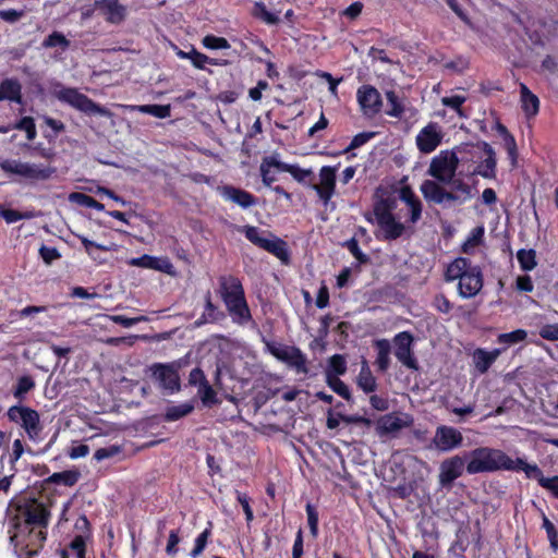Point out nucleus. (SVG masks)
Masks as SVG:
<instances>
[{
  "mask_svg": "<svg viewBox=\"0 0 558 558\" xmlns=\"http://www.w3.org/2000/svg\"><path fill=\"white\" fill-rule=\"evenodd\" d=\"M272 353L277 359L289 363L299 372H306V359L300 349L294 347H286L276 349L272 351Z\"/></svg>",
  "mask_w": 558,
  "mask_h": 558,
  "instance_id": "obj_21",
  "label": "nucleus"
},
{
  "mask_svg": "<svg viewBox=\"0 0 558 558\" xmlns=\"http://www.w3.org/2000/svg\"><path fill=\"white\" fill-rule=\"evenodd\" d=\"M522 109L526 116H535L538 112L539 100L524 84H520Z\"/></svg>",
  "mask_w": 558,
  "mask_h": 558,
  "instance_id": "obj_29",
  "label": "nucleus"
},
{
  "mask_svg": "<svg viewBox=\"0 0 558 558\" xmlns=\"http://www.w3.org/2000/svg\"><path fill=\"white\" fill-rule=\"evenodd\" d=\"M7 416L10 422L23 428L31 440L38 441L41 438L44 425L36 410L26 405H12L8 409Z\"/></svg>",
  "mask_w": 558,
  "mask_h": 558,
  "instance_id": "obj_6",
  "label": "nucleus"
},
{
  "mask_svg": "<svg viewBox=\"0 0 558 558\" xmlns=\"http://www.w3.org/2000/svg\"><path fill=\"white\" fill-rule=\"evenodd\" d=\"M445 279L449 282L458 280V293L463 299L477 295L484 281L481 268L464 257H458L447 266Z\"/></svg>",
  "mask_w": 558,
  "mask_h": 558,
  "instance_id": "obj_2",
  "label": "nucleus"
},
{
  "mask_svg": "<svg viewBox=\"0 0 558 558\" xmlns=\"http://www.w3.org/2000/svg\"><path fill=\"white\" fill-rule=\"evenodd\" d=\"M462 433L449 425H439L435 429L432 446L439 452H450L463 445Z\"/></svg>",
  "mask_w": 558,
  "mask_h": 558,
  "instance_id": "obj_12",
  "label": "nucleus"
},
{
  "mask_svg": "<svg viewBox=\"0 0 558 558\" xmlns=\"http://www.w3.org/2000/svg\"><path fill=\"white\" fill-rule=\"evenodd\" d=\"M70 201L75 202L78 205H82V206H85L88 208H94L98 211H101L105 208L101 203L97 202L95 198H93L92 196L86 195L84 193L76 192V193L70 194Z\"/></svg>",
  "mask_w": 558,
  "mask_h": 558,
  "instance_id": "obj_42",
  "label": "nucleus"
},
{
  "mask_svg": "<svg viewBox=\"0 0 558 558\" xmlns=\"http://www.w3.org/2000/svg\"><path fill=\"white\" fill-rule=\"evenodd\" d=\"M356 99L363 114L369 118L376 116L383 106L379 92L372 85H362L359 87Z\"/></svg>",
  "mask_w": 558,
  "mask_h": 558,
  "instance_id": "obj_15",
  "label": "nucleus"
},
{
  "mask_svg": "<svg viewBox=\"0 0 558 558\" xmlns=\"http://www.w3.org/2000/svg\"><path fill=\"white\" fill-rule=\"evenodd\" d=\"M203 45L205 48L207 49H213V50H217V49H229L230 48V44L228 43V40L223 37H217V36H214V35H207L203 38Z\"/></svg>",
  "mask_w": 558,
  "mask_h": 558,
  "instance_id": "obj_46",
  "label": "nucleus"
},
{
  "mask_svg": "<svg viewBox=\"0 0 558 558\" xmlns=\"http://www.w3.org/2000/svg\"><path fill=\"white\" fill-rule=\"evenodd\" d=\"M539 485L553 493V495L558 498V476L545 477L541 478Z\"/></svg>",
  "mask_w": 558,
  "mask_h": 558,
  "instance_id": "obj_61",
  "label": "nucleus"
},
{
  "mask_svg": "<svg viewBox=\"0 0 558 558\" xmlns=\"http://www.w3.org/2000/svg\"><path fill=\"white\" fill-rule=\"evenodd\" d=\"M347 372V361L343 355L341 354H335L329 359L328 367L325 372L326 379L329 378V376L335 375L336 377H339L341 375H344Z\"/></svg>",
  "mask_w": 558,
  "mask_h": 558,
  "instance_id": "obj_35",
  "label": "nucleus"
},
{
  "mask_svg": "<svg viewBox=\"0 0 558 558\" xmlns=\"http://www.w3.org/2000/svg\"><path fill=\"white\" fill-rule=\"evenodd\" d=\"M243 233L245 234L246 239L259 247L260 243L263 242V239L268 233L267 231L259 230L257 227L253 226H245L243 228Z\"/></svg>",
  "mask_w": 558,
  "mask_h": 558,
  "instance_id": "obj_49",
  "label": "nucleus"
},
{
  "mask_svg": "<svg viewBox=\"0 0 558 558\" xmlns=\"http://www.w3.org/2000/svg\"><path fill=\"white\" fill-rule=\"evenodd\" d=\"M357 386L366 393L373 392L376 389V379L366 360L362 361L361 371L357 376Z\"/></svg>",
  "mask_w": 558,
  "mask_h": 558,
  "instance_id": "obj_30",
  "label": "nucleus"
},
{
  "mask_svg": "<svg viewBox=\"0 0 558 558\" xmlns=\"http://www.w3.org/2000/svg\"><path fill=\"white\" fill-rule=\"evenodd\" d=\"M464 470L466 471L465 456L456 454L445 459L439 465V485L445 488H450L453 482L462 476Z\"/></svg>",
  "mask_w": 558,
  "mask_h": 558,
  "instance_id": "obj_13",
  "label": "nucleus"
},
{
  "mask_svg": "<svg viewBox=\"0 0 558 558\" xmlns=\"http://www.w3.org/2000/svg\"><path fill=\"white\" fill-rule=\"evenodd\" d=\"M221 195L243 208H247L254 204V197L250 193L232 186H225L221 191Z\"/></svg>",
  "mask_w": 558,
  "mask_h": 558,
  "instance_id": "obj_26",
  "label": "nucleus"
},
{
  "mask_svg": "<svg viewBox=\"0 0 558 558\" xmlns=\"http://www.w3.org/2000/svg\"><path fill=\"white\" fill-rule=\"evenodd\" d=\"M337 168L324 166L319 170V183H311V187L317 193V196L327 206L336 192Z\"/></svg>",
  "mask_w": 558,
  "mask_h": 558,
  "instance_id": "obj_14",
  "label": "nucleus"
},
{
  "mask_svg": "<svg viewBox=\"0 0 558 558\" xmlns=\"http://www.w3.org/2000/svg\"><path fill=\"white\" fill-rule=\"evenodd\" d=\"M236 499H238V501L241 504V506L243 508L246 521L251 522L253 520V518H254V514H253V510H252V508L250 506L248 497L245 494L241 493V492H236Z\"/></svg>",
  "mask_w": 558,
  "mask_h": 558,
  "instance_id": "obj_60",
  "label": "nucleus"
},
{
  "mask_svg": "<svg viewBox=\"0 0 558 558\" xmlns=\"http://www.w3.org/2000/svg\"><path fill=\"white\" fill-rule=\"evenodd\" d=\"M413 420L411 416L403 414L389 413L378 418L376 423V433L378 436H396L402 428L411 426Z\"/></svg>",
  "mask_w": 558,
  "mask_h": 558,
  "instance_id": "obj_17",
  "label": "nucleus"
},
{
  "mask_svg": "<svg viewBox=\"0 0 558 558\" xmlns=\"http://www.w3.org/2000/svg\"><path fill=\"white\" fill-rule=\"evenodd\" d=\"M386 98H387L388 104L390 105V109L387 110L386 113L389 117L401 118V116L404 112V107L401 104L397 94L393 90H387Z\"/></svg>",
  "mask_w": 558,
  "mask_h": 558,
  "instance_id": "obj_41",
  "label": "nucleus"
},
{
  "mask_svg": "<svg viewBox=\"0 0 558 558\" xmlns=\"http://www.w3.org/2000/svg\"><path fill=\"white\" fill-rule=\"evenodd\" d=\"M204 316L207 322H218L225 317L223 313L220 312L218 307L213 304L209 293L206 295Z\"/></svg>",
  "mask_w": 558,
  "mask_h": 558,
  "instance_id": "obj_47",
  "label": "nucleus"
},
{
  "mask_svg": "<svg viewBox=\"0 0 558 558\" xmlns=\"http://www.w3.org/2000/svg\"><path fill=\"white\" fill-rule=\"evenodd\" d=\"M189 385L197 387V396L205 407H211L218 402L217 393L207 380L203 369L195 367L190 372Z\"/></svg>",
  "mask_w": 558,
  "mask_h": 558,
  "instance_id": "obj_16",
  "label": "nucleus"
},
{
  "mask_svg": "<svg viewBox=\"0 0 558 558\" xmlns=\"http://www.w3.org/2000/svg\"><path fill=\"white\" fill-rule=\"evenodd\" d=\"M339 418L347 424H359L369 427L372 425V421L367 417L361 415H343L340 414Z\"/></svg>",
  "mask_w": 558,
  "mask_h": 558,
  "instance_id": "obj_62",
  "label": "nucleus"
},
{
  "mask_svg": "<svg viewBox=\"0 0 558 558\" xmlns=\"http://www.w3.org/2000/svg\"><path fill=\"white\" fill-rule=\"evenodd\" d=\"M50 480L53 483H61L65 486H73L78 481V474L73 471H64L52 474Z\"/></svg>",
  "mask_w": 558,
  "mask_h": 558,
  "instance_id": "obj_48",
  "label": "nucleus"
},
{
  "mask_svg": "<svg viewBox=\"0 0 558 558\" xmlns=\"http://www.w3.org/2000/svg\"><path fill=\"white\" fill-rule=\"evenodd\" d=\"M15 129L24 131L27 140L29 141H33L37 135L35 122L31 117H24L21 119L20 122L16 123Z\"/></svg>",
  "mask_w": 558,
  "mask_h": 558,
  "instance_id": "obj_51",
  "label": "nucleus"
},
{
  "mask_svg": "<svg viewBox=\"0 0 558 558\" xmlns=\"http://www.w3.org/2000/svg\"><path fill=\"white\" fill-rule=\"evenodd\" d=\"M95 8L113 24L121 23L125 17L126 9L119 0H98L95 2Z\"/></svg>",
  "mask_w": 558,
  "mask_h": 558,
  "instance_id": "obj_20",
  "label": "nucleus"
},
{
  "mask_svg": "<svg viewBox=\"0 0 558 558\" xmlns=\"http://www.w3.org/2000/svg\"><path fill=\"white\" fill-rule=\"evenodd\" d=\"M78 239L81 240L82 244L84 245L86 253L95 260L98 259V255H97L96 251L99 250V251L108 252V251H111L112 246H113V244L105 245V244L96 243L94 241L88 240L84 235H78Z\"/></svg>",
  "mask_w": 558,
  "mask_h": 558,
  "instance_id": "obj_40",
  "label": "nucleus"
},
{
  "mask_svg": "<svg viewBox=\"0 0 558 558\" xmlns=\"http://www.w3.org/2000/svg\"><path fill=\"white\" fill-rule=\"evenodd\" d=\"M35 387V381L31 376H22L17 379V383L13 389V396L22 401L26 393H28Z\"/></svg>",
  "mask_w": 558,
  "mask_h": 558,
  "instance_id": "obj_38",
  "label": "nucleus"
},
{
  "mask_svg": "<svg viewBox=\"0 0 558 558\" xmlns=\"http://www.w3.org/2000/svg\"><path fill=\"white\" fill-rule=\"evenodd\" d=\"M183 365L182 360L170 363H154L149 366V372L161 389L173 395L181 390L179 371Z\"/></svg>",
  "mask_w": 558,
  "mask_h": 558,
  "instance_id": "obj_7",
  "label": "nucleus"
},
{
  "mask_svg": "<svg viewBox=\"0 0 558 558\" xmlns=\"http://www.w3.org/2000/svg\"><path fill=\"white\" fill-rule=\"evenodd\" d=\"M449 184L451 190L447 191L437 181L425 180L420 190L426 201L438 205H460L472 198L471 186L462 180L453 178Z\"/></svg>",
  "mask_w": 558,
  "mask_h": 558,
  "instance_id": "obj_4",
  "label": "nucleus"
},
{
  "mask_svg": "<svg viewBox=\"0 0 558 558\" xmlns=\"http://www.w3.org/2000/svg\"><path fill=\"white\" fill-rule=\"evenodd\" d=\"M502 352V349H494L492 351L481 348L476 349L472 355L476 371L485 374Z\"/></svg>",
  "mask_w": 558,
  "mask_h": 558,
  "instance_id": "obj_22",
  "label": "nucleus"
},
{
  "mask_svg": "<svg viewBox=\"0 0 558 558\" xmlns=\"http://www.w3.org/2000/svg\"><path fill=\"white\" fill-rule=\"evenodd\" d=\"M539 336L549 341L558 340V324H547L541 327Z\"/></svg>",
  "mask_w": 558,
  "mask_h": 558,
  "instance_id": "obj_57",
  "label": "nucleus"
},
{
  "mask_svg": "<svg viewBox=\"0 0 558 558\" xmlns=\"http://www.w3.org/2000/svg\"><path fill=\"white\" fill-rule=\"evenodd\" d=\"M259 247L275 255L284 263L289 259L286 242L269 232L263 239Z\"/></svg>",
  "mask_w": 558,
  "mask_h": 558,
  "instance_id": "obj_23",
  "label": "nucleus"
},
{
  "mask_svg": "<svg viewBox=\"0 0 558 558\" xmlns=\"http://www.w3.org/2000/svg\"><path fill=\"white\" fill-rule=\"evenodd\" d=\"M400 199L403 201L410 210V221L416 223L422 215V204L412 190L404 186L400 190Z\"/></svg>",
  "mask_w": 558,
  "mask_h": 558,
  "instance_id": "obj_24",
  "label": "nucleus"
},
{
  "mask_svg": "<svg viewBox=\"0 0 558 558\" xmlns=\"http://www.w3.org/2000/svg\"><path fill=\"white\" fill-rule=\"evenodd\" d=\"M177 54L181 59H190L192 61L193 65L197 69H204L206 63H210L214 65L218 64L217 62H214L213 60H210L206 54L198 52L194 48H192L191 51H189V52L179 50L177 52Z\"/></svg>",
  "mask_w": 558,
  "mask_h": 558,
  "instance_id": "obj_36",
  "label": "nucleus"
},
{
  "mask_svg": "<svg viewBox=\"0 0 558 558\" xmlns=\"http://www.w3.org/2000/svg\"><path fill=\"white\" fill-rule=\"evenodd\" d=\"M465 459L470 475L513 469L511 458L505 451L492 447H477L465 453Z\"/></svg>",
  "mask_w": 558,
  "mask_h": 558,
  "instance_id": "obj_3",
  "label": "nucleus"
},
{
  "mask_svg": "<svg viewBox=\"0 0 558 558\" xmlns=\"http://www.w3.org/2000/svg\"><path fill=\"white\" fill-rule=\"evenodd\" d=\"M511 463L513 465V469H508V471H523L529 478L537 480V482H541V478H543V472L537 466V464H530L525 462L521 458L512 459Z\"/></svg>",
  "mask_w": 558,
  "mask_h": 558,
  "instance_id": "obj_33",
  "label": "nucleus"
},
{
  "mask_svg": "<svg viewBox=\"0 0 558 558\" xmlns=\"http://www.w3.org/2000/svg\"><path fill=\"white\" fill-rule=\"evenodd\" d=\"M497 130L504 136L506 149L508 150L509 155L514 159L517 145L513 136H511L508 133L506 126H504L502 124H498Z\"/></svg>",
  "mask_w": 558,
  "mask_h": 558,
  "instance_id": "obj_53",
  "label": "nucleus"
},
{
  "mask_svg": "<svg viewBox=\"0 0 558 558\" xmlns=\"http://www.w3.org/2000/svg\"><path fill=\"white\" fill-rule=\"evenodd\" d=\"M0 100L21 102V84L13 78H7L0 84Z\"/></svg>",
  "mask_w": 558,
  "mask_h": 558,
  "instance_id": "obj_27",
  "label": "nucleus"
},
{
  "mask_svg": "<svg viewBox=\"0 0 558 558\" xmlns=\"http://www.w3.org/2000/svg\"><path fill=\"white\" fill-rule=\"evenodd\" d=\"M377 349L376 365L379 371L386 372L390 365V342L387 339L375 341Z\"/></svg>",
  "mask_w": 558,
  "mask_h": 558,
  "instance_id": "obj_31",
  "label": "nucleus"
},
{
  "mask_svg": "<svg viewBox=\"0 0 558 558\" xmlns=\"http://www.w3.org/2000/svg\"><path fill=\"white\" fill-rule=\"evenodd\" d=\"M306 514L311 534L316 537L318 534V513L311 504L306 505Z\"/></svg>",
  "mask_w": 558,
  "mask_h": 558,
  "instance_id": "obj_54",
  "label": "nucleus"
},
{
  "mask_svg": "<svg viewBox=\"0 0 558 558\" xmlns=\"http://www.w3.org/2000/svg\"><path fill=\"white\" fill-rule=\"evenodd\" d=\"M374 215L379 229L376 233L377 239L393 241L408 231L405 225L397 220L392 213V207L386 201H381L375 205Z\"/></svg>",
  "mask_w": 558,
  "mask_h": 558,
  "instance_id": "obj_5",
  "label": "nucleus"
},
{
  "mask_svg": "<svg viewBox=\"0 0 558 558\" xmlns=\"http://www.w3.org/2000/svg\"><path fill=\"white\" fill-rule=\"evenodd\" d=\"M281 171L290 173L299 183L311 186L313 181V171L311 169H302L298 165H289L281 161Z\"/></svg>",
  "mask_w": 558,
  "mask_h": 558,
  "instance_id": "obj_32",
  "label": "nucleus"
},
{
  "mask_svg": "<svg viewBox=\"0 0 558 558\" xmlns=\"http://www.w3.org/2000/svg\"><path fill=\"white\" fill-rule=\"evenodd\" d=\"M527 337V332L524 329H517L511 332L500 333L497 337V342L499 344L505 345L502 348L506 351L509 347L514 345L517 343L523 342Z\"/></svg>",
  "mask_w": 558,
  "mask_h": 558,
  "instance_id": "obj_34",
  "label": "nucleus"
},
{
  "mask_svg": "<svg viewBox=\"0 0 558 558\" xmlns=\"http://www.w3.org/2000/svg\"><path fill=\"white\" fill-rule=\"evenodd\" d=\"M194 410V404L192 402H184L177 405H171L167 409L165 417L167 421H177L187 414H190Z\"/></svg>",
  "mask_w": 558,
  "mask_h": 558,
  "instance_id": "obj_37",
  "label": "nucleus"
},
{
  "mask_svg": "<svg viewBox=\"0 0 558 558\" xmlns=\"http://www.w3.org/2000/svg\"><path fill=\"white\" fill-rule=\"evenodd\" d=\"M39 255L47 265H50L52 262L61 257L59 251L56 247H50L46 245H43L39 248Z\"/></svg>",
  "mask_w": 558,
  "mask_h": 558,
  "instance_id": "obj_56",
  "label": "nucleus"
},
{
  "mask_svg": "<svg viewBox=\"0 0 558 558\" xmlns=\"http://www.w3.org/2000/svg\"><path fill=\"white\" fill-rule=\"evenodd\" d=\"M442 136L441 129L437 123H428L416 135L418 150L424 154L434 151L440 145Z\"/></svg>",
  "mask_w": 558,
  "mask_h": 558,
  "instance_id": "obj_19",
  "label": "nucleus"
},
{
  "mask_svg": "<svg viewBox=\"0 0 558 558\" xmlns=\"http://www.w3.org/2000/svg\"><path fill=\"white\" fill-rule=\"evenodd\" d=\"M120 107L130 111L151 114L159 119H166L171 113L170 105H120Z\"/></svg>",
  "mask_w": 558,
  "mask_h": 558,
  "instance_id": "obj_25",
  "label": "nucleus"
},
{
  "mask_svg": "<svg viewBox=\"0 0 558 558\" xmlns=\"http://www.w3.org/2000/svg\"><path fill=\"white\" fill-rule=\"evenodd\" d=\"M253 15L268 25H274L279 22L278 15L269 12L263 2H256L254 4Z\"/></svg>",
  "mask_w": 558,
  "mask_h": 558,
  "instance_id": "obj_39",
  "label": "nucleus"
},
{
  "mask_svg": "<svg viewBox=\"0 0 558 558\" xmlns=\"http://www.w3.org/2000/svg\"><path fill=\"white\" fill-rule=\"evenodd\" d=\"M1 169L8 173L17 174L23 178L37 181L48 180L56 172V168L50 166H41L16 160L3 161L1 163Z\"/></svg>",
  "mask_w": 558,
  "mask_h": 558,
  "instance_id": "obj_10",
  "label": "nucleus"
},
{
  "mask_svg": "<svg viewBox=\"0 0 558 558\" xmlns=\"http://www.w3.org/2000/svg\"><path fill=\"white\" fill-rule=\"evenodd\" d=\"M218 295L238 325H246L252 320L251 311L245 299L244 288L241 280L233 275H222L218 278Z\"/></svg>",
  "mask_w": 558,
  "mask_h": 558,
  "instance_id": "obj_1",
  "label": "nucleus"
},
{
  "mask_svg": "<svg viewBox=\"0 0 558 558\" xmlns=\"http://www.w3.org/2000/svg\"><path fill=\"white\" fill-rule=\"evenodd\" d=\"M458 166L459 158L456 153L442 150L430 160L427 173L435 178L438 183L448 184L452 182Z\"/></svg>",
  "mask_w": 558,
  "mask_h": 558,
  "instance_id": "obj_8",
  "label": "nucleus"
},
{
  "mask_svg": "<svg viewBox=\"0 0 558 558\" xmlns=\"http://www.w3.org/2000/svg\"><path fill=\"white\" fill-rule=\"evenodd\" d=\"M535 257L533 250H520L517 253L518 262L523 270H532L536 266Z\"/></svg>",
  "mask_w": 558,
  "mask_h": 558,
  "instance_id": "obj_45",
  "label": "nucleus"
},
{
  "mask_svg": "<svg viewBox=\"0 0 558 558\" xmlns=\"http://www.w3.org/2000/svg\"><path fill=\"white\" fill-rule=\"evenodd\" d=\"M56 96L59 100L69 104L73 108L84 113L99 114L109 118L112 117V113L108 109L94 102L92 99H89L84 94H81L75 88L63 87L56 93Z\"/></svg>",
  "mask_w": 558,
  "mask_h": 558,
  "instance_id": "obj_9",
  "label": "nucleus"
},
{
  "mask_svg": "<svg viewBox=\"0 0 558 558\" xmlns=\"http://www.w3.org/2000/svg\"><path fill=\"white\" fill-rule=\"evenodd\" d=\"M210 535V529H206L203 533H201L195 539V546L191 551V557L197 558L207 545L208 537Z\"/></svg>",
  "mask_w": 558,
  "mask_h": 558,
  "instance_id": "obj_52",
  "label": "nucleus"
},
{
  "mask_svg": "<svg viewBox=\"0 0 558 558\" xmlns=\"http://www.w3.org/2000/svg\"><path fill=\"white\" fill-rule=\"evenodd\" d=\"M129 265L142 268L161 269V267L158 265V259L149 255L131 258L129 260Z\"/></svg>",
  "mask_w": 558,
  "mask_h": 558,
  "instance_id": "obj_50",
  "label": "nucleus"
},
{
  "mask_svg": "<svg viewBox=\"0 0 558 558\" xmlns=\"http://www.w3.org/2000/svg\"><path fill=\"white\" fill-rule=\"evenodd\" d=\"M110 319L113 323L122 325L125 328H130V327L134 326L137 323L146 322L147 320V318L145 316L128 318V317L122 316V315H112V316H110Z\"/></svg>",
  "mask_w": 558,
  "mask_h": 558,
  "instance_id": "obj_58",
  "label": "nucleus"
},
{
  "mask_svg": "<svg viewBox=\"0 0 558 558\" xmlns=\"http://www.w3.org/2000/svg\"><path fill=\"white\" fill-rule=\"evenodd\" d=\"M434 306L441 313H449L452 308V305L451 303L449 302V300L442 295V294H438L435 296L434 299Z\"/></svg>",
  "mask_w": 558,
  "mask_h": 558,
  "instance_id": "obj_64",
  "label": "nucleus"
},
{
  "mask_svg": "<svg viewBox=\"0 0 558 558\" xmlns=\"http://www.w3.org/2000/svg\"><path fill=\"white\" fill-rule=\"evenodd\" d=\"M272 168L281 171V160L278 158V155L268 156L264 158L260 163L263 182L268 186L276 181V178L271 172Z\"/></svg>",
  "mask_w": 558,
  "mask_h": 558,
  "instance_id": "obj_28",
  "label": "nucleus"
},
{
  "mask_svg": "<svg viewBox=\"0 0 558 558\" xmlns=\"http://www.w3.org/2000/svg\"><path fill=\"white\" fill-rule=\"evenodd\" d=\"M326 383L337 395L343 399H351L349 387L339 377H336L335 375L329 376V378L326 379Z\"/></svg>",
  "mask_w": 558,
  "mask_h": 558,
  "instance_id": "obj_44",
  "label": "nucleus"
},
{
  "mask_svg": "<svg viewBox=\"0 0 558 558\" xmlns=\"http://www.w3.org/2000/svg\"><path fill=\"white\" fill-rule=\"evenodd\" d=\"M121 449L119 446H110L105 448H99L95 451L94 458L97 461H101L108 458H111L118 453H120Z\"/></svg>",
  "mask_w": 558,
  "mask_h": 558,
  "instance_id": "obj_59",
  "label": "nucleus"
},
{
  "mask_svg": "<svg viewBox=\"0 0 558 558\" xmlns=\"http://www.w3.org/2000/svg\"><path fill=\"white\" fill-rule=\"evenodd\" d=\"M395 355L400 363L410 369L416 371L418 368L417 361L412 353L413 337L411 333L403 331L399 332L395 339Z\"/></svg>",
  "mask_w": 558,
  "mask_h": 558,
  "instance_id": "obj_18",
  "label": "nucleus"
},
{
  "mask_svg": "<svg viewBox=\"0 0 558 558\" xmlns=\"http://www.w3.org/2000/svg\"><path fill=\"white\" fill-rule=\"evenodd\" d=\"M344 246L350 251V253L360 262V263H366L368 260V257L366 254H364L360 246L356 239L352 238L348 240L344 243Z\"/></svg>",
  "mask_w": 558,
  "mask_h": 558,
  "instance_id": "obj_55",
  "label": "nucleus"
},
{
  "mask_svg": "<svg viewBox=\"0 0 558 558\" xmlns=\"http://www.w3.org/2000/svg\"><path fill=\"white\" fill-rule=\"evenodd\" d=\"M17 511L27 525L46 527L49 523L50 511L37 499H26L19 504Z\"/></svg>",
  "mask_w": 558,
  "mask_h": 558,
  "instance_id": "obj_11",
  "label": "nucleus"
},
{
  "mask_svg": "<svg viewBox=\"0 0 558 558\" xmlns=\"http://www.w3.org/2000/svg\"><path fill=\"white\" fill-rule=\"evenodd\" d=\"M465 101V97L460 95L444 97L441 102L446 107H450L457 111H460L461 105Z\"/></svg>",
  "mask_w": 558,
  "mask_h": 558,
  "instance_id": "obj_63",
  "label": "nucleus"
},
{
  "mask_svg": "<svg viewBox=\"0 0 558 558\" xmlns=\"http://www.w3.org/2000/svg\"><path fill=\"white\" fill-rule=\"evenodd\" d=\"M70 46V41L65 38V36L59 32L51 33L44 41L43 47L45 48H53L60 47L62 50L68 49Z\"/></svg>",
  "mask_w": 558,
  "mask_h": 558,
  "instance_id": "obj_43",
  "label": "nucleus"
}]
</instances>
